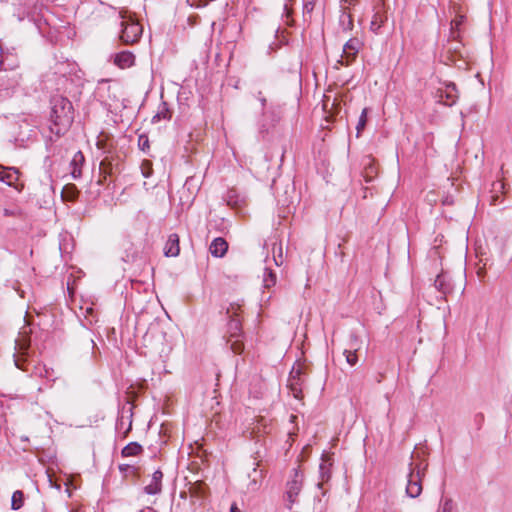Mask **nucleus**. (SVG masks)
I'll list each match as a JSON object with an SVG mask.
<instances>
[{
    "label": "nucleus",
    "mask_w": 512,
    "mask_h": 512,
    "mask_svg": "<svg viewBox=\"0 0 512 512\" xmlns=\"http://www.w3.org/2000/svg\"><path fill=\"white\" fill-rule=\"evenodd\" d=\"M50 126L51 133L57 137L64 135L74 121V108L71 101L61 95H55L50 100Z\"/></svg>",
    "instance_id": "1"
},
{
    "label": "nucleus",
    "mask_w": 512,
    "mask_h": 512,
    "mask_svg": "<svg viewBox=\"0 0 512 512\" xmlns=\"http://www.w3.org/2000/svg\"><path fill=\"white\" fill-rule=\"evenodd\" d=\"M128 11H120L121 33L120 41L125 45H131L139 41L142 36V25L135 21L131 15H127Z\"/></svg>",
    "instance_id": "2"
},
{
    "label": "nucleus",
    "mask_w": 512,
    "mask_h": 512,
    "mask_svg": "<svg viewBox=\"0 0 512 512\" xmlns=\"http://www.w3.org/2000/svg\"><path fill=\"white\" fill-rule=\"evenodd\" d=\"M304 478V472L300 469V466L292 469L286 482V490L284 494V501L287 509L291 510L293 504L297 502V497L304 485Z\"/></svg>",
    "instance_id": "3"
},
{
    "label": "nucleus",
    "mask_w": 512,
    "mask_h": 512,
    "mask_svg": "<svg viewBox=\"0 0 512 512\" xmlns=\"http://www.w3.org/2000/svg\"><path fill=\"white\" fill-rule=\"evenodd\" d=\"M427 464L411 462L409 464V474L406 486V494L411 498H416L422 493V479L425 476Z\"/></svg>",
    "instance_id": "4"
},
{
    "label": "nucleus",
    "mask_w": 512,
    "mask_h": 512,
    "mask_svg": "<svg viewBox=\"0 0 512 512\" xmlns=\"http://www.w3.org/2000/svg\"><path fill=\"white\" fill-rule=\"evenodd\" d=\"M227 343L235 354H240L244 350V343L240 339L242 333L241 321L238 318L231 317L227 323Z\"/></svg>",
    "instance_id": "5"
},
{
    "label": "nucleus",
    "mask_w": 512,
    "mask_h": 512,
    "mask_svg": "<svg viewBox=\"0 0 512 512\" xmlns=\"http://www.w3.org/2000/svg\"><path fill=\"white\" fill-rule=\"evenodd\" d=\"M373 8L374 14L370 23V30L375 34H379L380 28L388 19L384 0H374Z\"/></svg>",
    "instance_id": "6"
},
{
    "label": "nucleus",
    "mask_w": 512,
    "mask_h": 512,
    "mask_svg": "<svg viewBox=\"0 0 512 512\" xmlns=\"http://www.w3.org/2000/svg\"><path fill=\"white\" fill-rule=\"evenodd\" d=\"M458 90L454 83H446L444 88H438L436 91V98L438 102L446 105L453 106L458 100Z\"/></svg>",
    "instance_id": "7"
},
{
    "label": "nucleus",
    "mask_w": 512,
    "mask_h": 512,
    "mask_svg": "<svg viewBox=\"0 0 512 512\" xmlns=\"http://www.w3.org/2000/svg\"><path fill=\"white\" fill-rule=\"evenodd\" d=\"M361 46L362 43L359 39H349L343 47V54L341 56L342 59L339 62L345 66L350 65L353 61H355Z\"/></svg>",
    "instance_id": "8"
},
{
    "label": "nucleus",
    "mask_w": 512,
    "mask_h": 512,
    "mask_svg": "<svg viewBox=\"0 0 512 512\" xmlns=\"http://www.w3.org/2000/svg\"><path fill=\"white\" fill-rule=\"evenodd\" d=\"M331 458L327 455H322L321 463L319 465V477L320 482L317 484L319 488H322L324 483H327L331 478Z\"/></svg>",
    "instance_id": "9"
},
{
    "label": "nucleus",
    "mask_w": 512,
    "mask_h": 512,
    "mask_svg": "<svg viewBox=\"0 0 512 512\" xmlns=\"http://www.w3.org/2000/svg\"><path fill=\"white\" fill-rule=\"evenodd\" d=\"M358 337L354 334L350 336L349 349L344 350L346 361L349 365L354 366L358 362L357 350L359 349Z\"/></svg>",
    "instance_id": "10"
},
{
    "label": "nucleus",
    "mask_w": 512,
    "mask_h": 512,
    "mask_svg": "<svg viewBox=\"0 0 512 512\" xmlns=\"http://www.w3.org/2000/svg\"><path fill=\"white\" fill-rule=\"evenodd\" d=\"M301 374H302L301 369H299V368L296 370L293 369L290 374L289 385H288L293 396L298 399L302 397V389H301V383H300Z\"/></svg>",
    "instance_id": "11"
},
{
    "label": "nucleus",
    "mask_w": 512,
    "mask_h": 512,
    "mask_svg": "<svg viewBox=\"0 0 512 512\" xmlns=\"http://www.w3.org/2000/svg\"><path fill=\"white\" fill-rule=\"evenodd\" d=\"M228 250V243L227 241L222 237L215 238L209 247V251L212 254V256L216 258L223 257Z\"/></svg>",
    "instance_id": "12"
},
{
    "label": "nucleus",
    "mask_w": 512,
    "mask_h": 512,
    "mask_svg": "<svg viewBox=\"0 0 512 512\" xmlns=\"http://www.w3.org/2000/svg\"><path fill=\"white\" fill-rule=\"evenodd\" d=\"M179 252V236L175 233L170 234L164 247V254L167 257H175L179 255Z\"/></svg>",
    "instance_id": "13"
},
{
    "label": "nucleus",
    "mask_w": 512,
    "mask_h": 512,
    "mask_svg": "<svg viewBox=\"0 0 512 512\" xmlns=\"http://www.w3.org/2000/svg\"><path fill=\"white\" fill-rule=\"evenodd\" d=\"M135 56L129 51H122L117 53L114 58V63L121 69L129 68L134 65Z\"/></svg>",
    "instance_id": "14"
},
{
    "label": "nucleus",
    "mask_w": 512,
    "mask_h": 512,
    "mask_svg": "<svg viewBox=\"0 0 512 512\" xmlns=\"http://www.w3.org/2000/svg\"><path fill=\"white\" fill-rule=\"evenodd\" d=\"M163 473L160 470H156L152 475L151 483L144 487V491L150 495H156L161 492V481Z\"/></svg>",
    "instance_id": "15"
},
{
    "label": "nucleus",
    "mask_w": 512,
    "mask_h": 512,
    "mask_svg": "<svg viewBox=\"0 0 512 512\" xmlns=\"http://www.w3.org/2000/svg\"><path fill=\"white\" fill-rule=\"evenodd\" d=\"M434 286L439 292H441L444 295L451 293L453 289L449 276L444 272L439 273L437 275L434 281Z\"/></svg>",
    "instance_id": "16"
},
{
    "label": "nucleus",
    "mask_w": 512,
    "mask_h": 512,
    "mask_svg": "<svg viewBox=\"0 0 512 512\" xmlns=\"http://www.w3.org/2000/svg\"><path fill=\"white\" fill-rule=\"evenodd\" d=\"M83 162H84V155L82 154V152L81 151L76 152L73 156V159L71 160V166H72L71 175L74 179H78L81 176V174H82L81 165L83 164Z\"/></svg>",
    "instance_id": "17"
},
{
    "label": "nucleus",
    "mask_w": 512,
    "mask_h": 512,
    "mask_svg": "<svg viewBox=\"0 0 512 512\" xmlns=\"http://www.w3.org/2000/svg\"><path fill=\"white\" fill-rule=\"evenodd\" d=\"M18 173L15 168L4 167V172L0 173V180L9 186H14V183L18 180Z\"/></svg>",
    "instance_id": "18"
},
{
    "label": "nucleus",
    "mask_w": 512,
    "mask_h": 512,
    "mask_svg": "<svg viewBox=\"0 0 512 512\" xmlns=\"http://www.w3.org/2000/svg\"><path fill=\"white\" fill-rule=\"evenodd\" d=\"M79 196V190L74 184H67L63 187L61 197L64 201L74 202Z\"/></svg>",
    "instance_id": "19"
},
{
    "label": "nucleus",
    "mask_w": 512,
    "mask_h": 512,
    "mask_svg": "<svg viewBox=\"0 0 512 512\" xmlns=\"http://www.w3.org/2000/svg\"><path fill=\"white\" fill-rule=\"evenodd\" d=\"M143 451L142 446L137 442L127 444L121 451L123 457L137 456Z\"/></svg>",
    "instance_id": "20"
},
{
    "label": "nucleus",
    "mask_w": 512,
    "mask_h": 512,
    "mask_svg": "<svg viewBox=\"0 0 512 512\" xmlns=\"http://www.w3.org/2000/svg\"><path fill=\"white\" fill-rule=\"evenodd\" d=\"M170 118H171V112L167 106V103L163 102L160 105L157 113L153 116L152 122L156 123L162 119L169 120Z\"/></svg>",
    "instance_id": "21"
},
{
    "label": "nucleus",
    "mask_w": 512,
    "mask_h": 512,
    "mask_svg": "<svg viewBox=\"0 0 512 512\" xmlns=\"http://www.w3.org/2000/svg\"><path fill=\"white\" fill-rule=\"evenodd\" d=\"M24 503V493L21 490H16L11 499V508L13 510H18L23 506Z\"/></svg>",
    "instance_id": "22"
},
{
    "label": "nucleus",
    "mask_w": 512,
    "mask_h": 512,
    "mask_svg": "<svg viewBox=\"0 0 512 512\" xmlns=\"http://www.w3.org/2000/svg\"><path fill=\"white\" fill-rule=\"evenodd\" d=\"M273 258L275 261V264L277 266H281L283 264V250H282V243L279 242L274 243L273 245Z\"/></svg>",
    "instance_id": "23"
},
{
    "label": "nucleus",
    "mask_w": 512,
    "mask_h": 512,
    "mask_svg": "<svg viewBox=\"0 0 512 512\" xmlns=\"http://www.w3.org/2000/svg\"><path fill=\"white\" fill-rule=\"evenodd\" d=\"M367 114H368V109L367 108H364L361 112V115L359 117V120H358V123H357V126H356V137H360L363 129L365 128L366 124H367Z\"/></svg>",
    "instance_id": "24"
},
{
    "label": "nucleus",
    "mask_w": 512,
    "mask_h": 512,
    "mask_svg": "<svg viewBox=\"0 0 512 512\" xmlns=\"http://www.w3.org/2000/svg\"><path fill=\"white\" fill-rule=\"evenodd\" d=\"M264 286L266 288H270L274 286L276 283V274L271 270L266 268L264 273Z\"/></svg>",
    "instance_id": "25"
},
{
    "label": "nucleus",
    "mask_w": 512,
    "mask_h": 512,
    "mask_svg": "<svg viewBox=\"0 0 512 512\" xmlns=\"http://www.w3.org/2000/svg\"><path fill=\"white\" fill-rule=\"evenodd\" d=\"M340 23L343 27V30H351L353 28V19L352 16L348 13H342L340 16Z\"/></svg>",
    "instance_id": "26"
},
{
    "label": "nucleus",
    "mask_w": 512,
    "mask_h": 512,
    "mask_svg": "<svg viewBox=\"0 0 512 512\" xmlns=\"http://www.w3.org/2000/svg\"><path fill=\"white\" fill-rule=\"evenodd\" d=\"M138 146L144 152H146L149 149L150 145H149V138L147 135H145V134L139 135Z\"/></svg>",
    "instance_id": "27"
},
{
    "label": "nucleus",
    "mask_w": 512,
    "mask_h": 512,
    "mask_svg": "<svg viewBox=\"0 0 512 512\" xmlns=\"http://www.w3.org/2000/svg\"><path fill=\"white\" fill-rule=\"evenodd\" d=\"M442 512H452L453 510V501L450 498H446L442 501L441 507Z\"/></svg>",
    "instance_id": "28"
},
{
    "label": "nucleus",
    "mask_w": 512,
    "mask_h": 512,
    "mask_svg": "<svg viewBox=\"0 0 512 512\" xmlns=\"http://www.w3.org/2000/svg\"><path fill=\"white\" fill-rule=\"evenodd\" d=\"M315 6V0H304L303 11L304 14L311 13Z\"/></svg>",
    "instance_id": "29"
},
{
    "label": "nucleus",
    "mask_w": 512,
    "mask_h": 512,
    "mask_svg": "<svg viewBox=\"0 0 512 512\" xmlns=\"http://www.w3.org/2000/svg\"><path fill=\"white\" fill-rule=\"evenodd\" d=\"M226 201L229 206L237 205V200L235 199V191L231 190L227 193Z\"/></svg>",
    "instance_id": "30"
},
{
    "label": "nucleus",
    "mask_w": 512,
    "mask_h": 512,
    "mask_svg": "<svg viewBox=\"0 0 512 512\" xmlns=\"http://www.w3.org/2000/svg\"><path fill=\"white\" fill-rule=\"evenodd\" d=\"M119 470L123 473H127V472H134L135 468H134V466L129 465V464H121V465H119Z\"/></svg>",
    "instance_id": "31"
},
{
    "label": "nucleus",
    "mask_w": 512,
    "mask_h": 512,
    "mask_svg": "<svg viewBox=\"0 0 512 512\" xmlns=\"http://www.w3.org/2000/svg\"><path fill=\"white\" fill-rule=\"evenodd\" d=\"M192 491L194 494H197L199 496H203V489H202V485L201 484H198L196 483L193 487H192Z\"/></svg>",
    "instance_id": "32"
},
{
    "label": "nucleus",
    "mask_w": 512,
    "mask_h": 512,
    "mask_svg": "<svg viewBox=\"0 0 512 512\" xmlns=\"http://www.w3.org/2000/svg\"><path fill=\"white\" fill-rule=\"evenodd\" d=\"M110 166L109 163H107V160H103L101 161L100 163V170L103 171L104 173H109L108 170H107V166Z\"/></svg>",
    "instance_id": "33"
},
{
    "label": "nucleus",
    "mask_w": 512,
    "mask_h": 512,
    "mask_svg": "<svg viewBox=\"0 0 512 512\" xmlns=\"http://www.w3.org/2000/svg\"><path fill=\"white\" fill-rule=\"evenodd\" d=\"M257 99L261 102L262 106L264 107L266 105V98L263 96V93L259 91L257 93Z\"/></svg>",
    "instance_id": "34"
},
{
    "label": "nucleus",
    "mask_w": 512,
    "mask_h": 512,
    "mask_svg": "<svg viewBox=\"0 0 512 512\" xmlns=\"http://www.w3.org/2000/svg\"><path fill=\"white\" fill-rule=\"evenodd\" d=\"M16 84V81H9V83L4 87V89H9V88H12L14 87Z\"/></svg>",
    "instance_id": "35"
},
{
    "label": "nucleus",
    "mask_w": 512,
    "mask_h": 512,
    "mask_svg": "<svg viewBox=\"0 0 512 512\" xmlns=\"http://www.w3.org/2000/svg\"><path fill=\"white\" fill-rule=\"evenodd\" d=\"M139 512H157L156 510H154L153 508L151 507H145L143 508L142 510H140Z\"/></svg>",
    "instance_id": "36"
},
{
    "label": "nucleus",
    "mask_w": 512,
    "mask_h": 512,
    "mask_svg": "<svg viewBox=\"0 0 512 512\" xmlns=\"http://www.w3.org/2000/svg\"><path fill=\"white\" fill-rule=\"evenodd\" d=\"M230 512H240L235 505L231 506Z\"/></svg>",
    "instance_id": "37"
},
{
    "label": "nucleus",
    "mask_w": 512,
    "mask_h": 512,
    "mask_svg": "<svg viewBox=\"0 0 512 512\" xmlns=\"http://www.w3.org/2000/svg\"><path fill=\"white\" fill-rule=\"evenodd\" d=\"M283 9H284L285 12H288L287 4H284Z\"/></svg>",
    "instance_id": "38"
},
{
    "label": "nucleus",
    "mask_w": 512,
    "mask_h": 512,
    "mask_svg": "<svg viewBox=\"0 0 512 512\" xmlns=\"http://www.w3.org/2000/svg\"><path fill=\"white\" fill-rule=\"evenodd\" d=\"M4 172V166L0 165V173Z\"/></svg>",
    "instance_id": "39"
},
{
    "label": "nucleus",
    "mask_w": 512,
    "mask_h": 512,
    "mask_svg": "<svg viewBox=\"0 0 512 512\" xmlns=\"http://www.w3.org/2000/svg\"><path fill=\"white\" fill-rule=\"evenodd\" d=\"M15 364L18 368H22L17 360H15Z\"/></svg>",
    "instance_id": "40"
},
{
    "label": "nucleus",
    "mask_w": 512,
    "mask_h": 512,
    "mask_svg": "<svg viewBox=\"0 0 512 512\" xmlns=\"http://www.w3.org/2000/svg\"><path fill=\"white\" fill-rule=\"evenodd\" d=\"M461 21H455V26L457 27L458 25H460Z\"/></svg>",
    "instance_id": "41"
},
{
    "label": "nucleus",
    "mask_w": 512,
    "mask_h": 512,
    "mask_svg": "<svg viewBox=\"0 0 512 512\" xmlns=\"http://www.w3.org/2000/svg\"><path fill=\"white\" fill-rule=\"evenodd\" d=\"M478 417H479L481 420L483 419V415H482V414L478 415Z\"/></svg>",
    "instance_id": "42"
}]
</instances>
